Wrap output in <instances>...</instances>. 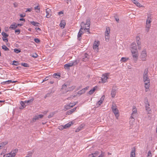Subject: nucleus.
Instances as JSON below:
<instances>
[{
    "label": "nucleus",
    "mask_w": 157,
    "mask_h": 157,
    "mask_svg": "<svg viewBox=\"0 0 157 157\" xmlns=\"http://www.w3.org/2000/svg\"><path fill=\"white\" fill-rule=\"evenodd\" d=\"M148 69L146 68L143 75V81L144 82L146 89H148L150 85V79L148 76Z\"/></svg>",
    "instance_id": "f257e3e1"
},
{
    "label": "nucleus",
    "mask_w": 157,
    "mask_h": 157,
    "mask_svg": "<svg viewBox=\"0 0 157 157\" xmlns=\"http://www.w3.org/2000/svg\"><path fill=\"white\" fill-rule=\"evenodd\" d=\"M79 62V60H75L74 61H72L70 63L65 64L64 65V68L66 69H70V67L77 64Z\"/></svg>",
    "instance_id": "f03ea898"
},
{
    "label": "nucleus",
    "mask_w": 157,
    "mask_h": 157,
    "mask_svg": "<svg viewBox=\"0 0 157 157\" xmlns=\"http://www.w3.org/2000/svg\"><path fill=\"white\" fill-rule=\"evenodd\" d=\"M84 24V22L83 21L81 23V24H80L81 28L78 34V38L79 40H81V37L82 34L83 33L82 30L84 28V27L82 26V25Z\"/></svg>",
    "instance_id": "7ed1b4c3"
},
{
    "label": "nucleus",
    "mask_w": 157,
    "mask_h": 157,
    "mask_svg": "<svg viewBox=\"0 0 157 157\" xmlns=\"http://www.w3.org/2000/svg\"><path fill=\"white\" fill-rule=\"evenodd\" d=\"M100 44L99 41H96L95 40L93 44V48L97 52L98 51V46Z\"/></svg>",
    "instance_id": "20e7f679"
},
{
    "label": "nucleus",
    "mask_w": 157,
    "mask_h": 157,
    "mask_svg": "<svg viewBox=\"0 0 157 157\" xmlns=\"http://www.w3.org/2000/svg\"><path fill=\"white\" fill-rule=\"evenodd\" d=\"M147 53L145 50H143L141 54L140 58L143 61H146L147 58Z\"/></svg>",
    "instance_id": "39448f33"
},
{
    "label": "nucleus",
    "mask_w": 157,
    "mask_h": 157,
    "mask_svg": "<svg viewBox=\"0 0 157 157\" xmlns=\"http://www.w3.org/2000/svg\"><path fill=\"white\" fill-rule=\"evenodd\" d=\"M131 52L132 54V56L133 58H134L133 59L135 62H136L137 61L138 58V52L137 51L131 50Z\"/></svg>",
    "instance_id": "423d86ee"
},
{
    "label": "nucleus",
    "mask_w": 157,
    "mask_h": 157,
    "mask_svg": "<svg viewBox=\"0 0 157 157\" xmlns=\"http://www.w3.org/2000/svg\"><path fill=\"white\" fill-rule=\"evenodd\" d=\"M109 73H106L102 75L101 79L102 83H104L106 82L108 78V76H109Z\"/></svg>",
    "instance_id": "0eeeda50"
},
{
    "label": "nucleus",
    "mask_w": 157,
    "mask_h": 157,
    "mask_svg": "<svg viewBox=\"0 0 157 157\" xmlns=\"http://www.w3.org/2000/svg\"><path fill=\"white\" fill-rule=\"evenodd\" d=\"M144 103L146 109L148 111L150 110V108L149 107L150 106V104L148 101V99L147 98H145L144 99Z\"/></svg>",
    "instance_id": "6e6552de"
},
{
    "label": "nucleus",
    "mask_w": 157,
    "mask_h": 157,
    "mask_svg": "<svg viewBox=\"0 0 157 157\" xmlns=\"http://www.w3.org/2000/svg\"><path fill=\"white\" fill-rule=\"evenodd\" d=\"M90 57L89 55L86 53L82 56V60L84 62L88 61L90 58Z\"/></svg>",
    "instance_id": "1a4fd4ad"
},
{
    "label": "nucleus",
    "mask_w": 157,
    "mask_h": 157,
    "mask_svg": "<svg viewBox=\"0 0 157 157\" xmlns=\"http://www.w3.org/2000/svg\"><path fill=\"white\" fill-rule=\"evenodd\" d=\"M132 112L131 115V117L132 120V121H134V119L133 117V114L136 113L137 112V110L136 108L135 107H133V108L132 110Z\"/></svg>",
    "instance_id": "9d476101"
},
{
    "label": "nucleus",
    "mask_w": 157,
    "mask_h": 157,
    "mask_svg": "<svg viewBox=\"0 0 157 157\" xmlns=\"http://www.w3.org/2000/svg\"><path fill=\"white\" fill-rule=\"evenodd\" d=\"M130 47L131 49V51L133 50V51H137V47L136 43L134 42L132 43Z\"/></svg>",
    "instance_id": "9b49d317"
},
{
    "label": "nucleus",
    "mask_w": 157,
    "mask_h": 157,
    "mask_svg": "<svg viewBox=\"0 0 157 157\" xmlns=\"http://www.w3.org/2000/svg\"><path fill=\"white\" fill-rule=\"evenodd\" d=\"M50 12H51V10L47 8L46 10V17L49 18L51 16V14L50 13Z\"/></svg>",
    "instance_id": "f8f14e48"
},
{
    "label": "nucleus",
    "mask_w": 157,
    "mask_h": 157,
    "mask_svg": "<svg viewBox=\"0 0 157 157\" xmlns=\"http://www.w3.org/2000/svg\"><path fill=\"white\" fill-rule=\"evenodd\" d=\"M17 81H12L11 80H8L6 81L3 82H1V84L2 85H5V84H9L10 83H15Z\"/></svg>",
    "instance_id": "ddd939ff"
},
{
    "label": "nucleus",
    "mask_w": 157,
    "mask_h": 157,
    "mask_svg": "<svg viewBox=\"0 0 157 157\" xmlns=\"http://www.w3.org/2000/svg\"><path fill=\"white\" fill-rule=\"evenodd\" d=\"M77 108V107H76L74 108L73 109H72L70 110L67 111V112L66 113V115H69L71 114L72 113H73V112L75 111Z\"/></svg>",
    "instance_id": "4468645a"
},
{
    "label": "nucleus",
    "mask_w": 157,
    "mask_h": 157,
    "mask_svg": "<svg viewBox=\"0 0 157 157\" xmlns=\"http://www.w3.org/2000/svg\"><path fill=\"white\" fill-rule=\"evenodd\" d=\"M84 25H82V26L85 27L86 26V25H87V27L89 28L90 27V19L89 18H88L86 20V24L84 22Z\"/></svg>",
    "instance_id": "2eb2a0df"
},
{
    "label": "nucleus",
    "mask_w": 157,
    "mask_h": 157,
    "mask_svg": "<svg viewBox=\"0 0 157 157\" xmlns=\"http://www.w3.org/2000/svg\"><path fill=\"white\" fill-rule=\"evenodd\" d=\"M34 100V98H32L28 100L25 101L24 102H25V103H26L27 105H29L31 104V103H32L33 101Z\"/></svg>",
    "instance_id": "dca6fc26"
},
{
    "label": "nucleus",
    "mask_w": 157,
    "mask_h": 157,
    "mask_svg": "<svg viewBox=\"0 0 157 157\" xmlns=\"http://www.w3.org/2000/svg\"><path fill=\"white\" fill-rule=\"evenodd\" d=\"M113 112L114 113L115 116L117 118L119 116V111L117 109H115V110H112Z\"/></svg>",
    "instance_id": "f3484780"
},
{
    "label": "nucleus",
    "mask_w": 157,
    "mask_h": 157,
    "mask_svg": "<svg viewBox=\"0 0 157 157\" xmlns=\"http://www.w3.org/2000/svg\"><path fill=\"white\" fill-rule=\"evenodd\" d=\"M98 152L97 151H96L94 153H92L90 154L88 157H95L97 156L98 155Z\"/></svg>",
    "instance_id": "a211bd4d"
},
{
    "label": "nucleus",
    "mask_w": 157,
    "mask_h": 157,
    "mask_svg": "<svg viewBox=\"0 0 157 157\" xmlns=\"http://www.w3.org/2000/svg\"><path fill=\"white\" fill-rule=\"evenodd\" d=\"M116 94V90L115 89H113L111 92V97L112 98H114Z\"/></svg>",
    "instance_id": "6ab92c4d"
},
{
    "label": "nucleus",
    "mask_w": 157,
    "mask_h": 157,
    "mask_svg": "<svg viewBox=\"0 0 157 157\" xmlns=\"http://www.w3.org/2000/svg\"><path fill=\"white\" fill-rule=\"evenodd\" d=\"M133 3L135 4L137 6L140 7L141 6V4L136 0H131Z\"/></svg>",
    "instance_id": "aec40b11"
},
{
    "label": "nucleus",
    "mask_w": 157,
    "mask_h": 157,
    "mask_svg": "<svg viewBox=\"0 0 157 157\" xmlns=\"http://www.w3.org/2000/svg\"><path fill=\"white\" fill-rule=\"evenodd\" d=\"M97 88V86H95L94 87L93 89L90 90L89 92V94L91 95L92 94H93V93L95 91V90H96V89Z\"/></svg>",
    "instance_id": "412c9836"
},
{
    "label": "nucleus",
    "mask_w": 157,
    "mask_h": 157,
    "mask_svg": "<svg viewBox=\"0 0 157 157\" xmlns=\"http://www.w3.org/2000/svg\"><path fill=\"white\" fill-rule=\"evenodd\" d=\"M65 25L66 23L65 21L63 20L61 21L60 24V26L61 27H62V28H64Z\"/></svg>",
    "instance_id": "4be33fe9"
},
{
    "label": "nucleus",
    "mask_w": 157,
    "mask_h": 157,
    "mask_svg": "<svg viewBox=\"0 0 157 157\" xmlns=\"http://www.w3.org/2000/svg\"><path fill=\"white\" fill-rule=\"evenodd\" d=\"M17 27V24L16 23H14V24H12L10 27V29H15Z\"/></svg>",
    "instance_id": "5701e85b"
},
{
    "label": "nucleus",
    "mask_w": 157,
    "mask_h": 157,
    "mask_svg": "<svg viewBox=\"0 0 157 157\" xmlns=\"http://www.w3.org/2000/svg\"><path fill=\"white\" fill-rule=\"evenodd\" d=\"M72 124V122H70L65 125L63 126V128H67L70 127Z\"/></svg>",
    "instance_id": "b1692460"
},
{
    "label": "nucleus",
    "mask_w": 157,
    "mask_h": 157,
    "mask_svg": "<svg viewBox=\"0 0 157 157\" xmlns=\"http://www.w3.org/2000/svg\"><path fill=\"white\" fill-rule=\"evenodd\" d=\"M3 157H14V155H13L11 153L4 155Z\"/></svg>",
    "instance_id": "393cba45"
},
{
    "label": "nucleus",
    "mask_w": 157,
    "mask_h": 157,
    "mask_svg": "<svg viewBox=\"0 0 157 157\" xmlns=\"http://www.w3.org/2000/svg\"><path fill=\"white\" fill-rule=\"evenodd\" d=\"M30 23L31 24L34 26H39V23L36 22L34 21H32L30 22Z\"/></svg>",
    "instance_id": "a878e982"
},
{
    "label": "nucleus",
    "mask_w": 157,
    "mask_h": 157,
    "mask_svg": "<svg viewBox=\"0 0 157 157\" xmlns=\"http://www.w3.org/2000/svg\"><path fill=\"white\" fill-rule=\"evenodd\" d=\"M83 128V126L81 124L80 126H79L75 130V132H78L82 130Z\"/></svg>",
    "instance_id": "bb28decb"
},
{
    "label": "nucleus",
    "mask_w": 157,
    "mask_h": 157,
    "mask_svg": "<svg viewBox=\"0 0 157 157\" xmlns=\"http://www.w3.org/2000/svg\"><path fill=\"white\" fill-rule=\"evenodd\" d=\"M17 151L18 149H15L13 150H12V151L10 152V153L11 154L13 155V154H14L15 157L16 155V153L17 152Z\"/></svg>",
    "instance_id": "cd10ccee"
},
{
    "label": "nucleus",
    "mask_w": 157,
    "mask_h": 157,
    "mask_svg": "<svg viewBox=\"0 0 157 157\" xmlns=\"http://www.w3.org/2000/svg\"><path fill=\"white\" fill-rule=\"evenodd\" d=\"M20 104L22 107V108H20V109H23L24 108H25L26 105H25V104H26V103H25V102H24V101H21V102H20Z\"/></svg>",
    "instance_id": "c85d7f7f"
},
{
    "label": "nucleus",
    "mask_w": 157,
    "mask_h": 157,
    "mask_svg": "<svg viewBox=\"0 0 157 157\" xmlns=\"http://www.w3.org/2000/svg\"><path fill=\"white\" fill-rule=\"evenodd\" d=\"M110 33V29L109 27L106 28L105 35H109Z\"/></svg>",
    "instance_id": "c756f323"
},
{
    "label": "nucleus",
    "mask_w": 157,
    "mask_h": 157,
    "mask_svg": "<svg viewBox=\"0 0 157 157\" xmlns=\"http://www.w3.org/2000/svg\"><path fill=\"white\" fill-rule=\"evenodd\" d=\"M71 107L70 105H65L64 106V110L66 111L67 110L69 109H71Z\"/></svg>",
    "instance_id": "7c9ffc66"
},
{
    "label": "nucleus",
    "mask_w": 157,
    "mask_h": 157,
    "mask_svg": "<svg viewBox=\"0 0 157 157\" xmlns=\"http://www.w3.org/2000/svg\"><path fill=\"white\" fill-rule=\"evenodd\" d=\"M151 22V21L149 20V18H148L146 20V25H147V26H150Z\"/></svg>",
    "instance_id": "2f4dec72"
},
{
    "label": "nucleus",
    "mask_w": 157,
    "mask_h": 157,
    "mask_svg": "<svg viewBox=\"0 0 157 157\" xmlns=\"http://www.w3.org/2000/svg\"><path fill=\"white\" fill-rule=\"evenodd\" d=\"M117 106L116 105V104L114 103H113L112 105V107H111V109H112V111L113 110H115V109H117Z\"/></svg>",
    "instance_id": "473e14b6"
},
{
    "label": "nucleus",
    "mask_w": 157,
    "mask_h": 157,
    "mask_svg": "<svg viewBox=\"0 0 157 157\" xmlns=\"http://www.w3.org/2000/svg\"><path fill=\"white\" fill-rule=\"evenodd\" d=\"M2 48L5 51L9 50V49L5 45H4L2 46Z\"/></svg>",
    "instance_id": "72a5a7b5"
},
{
    "label": "nucleus",
    "mask_w": 157,
    "mask_h": 157,
    "mask_svg": "<svg viewBox=\"0 0 157 157\" xmlns=\"http://www.w3.org/2000/svg\"><path fill=\"white\" fill-rule=\"evenodd\" d=\"M128 59V58L126 57H122L121 59V60L124 62H126Z\"/></svg>",
    "instance_id": "f704fd0d"
},
{
    "label": "nucleus",
    "mask_w": 157,
    "mask_h": 157,
    "mask_svg": "<svg viewBox=\"0 0 157 157\" xmlns=\"http://www.w3.org/2000/svg\"><path fill=\"white\" fill-rule=\"evenodd\" d=\"M67 85H66L65 84H64L62 85V89L63 90H65L66 91V90L67 89Z\"/></svg>",
    "instance_id": "c9c22d12"
},
{
    "label": "nucleus",
    "mask_w": 157,
    "mask_h": 157,
    "mask_svg": "<svg viewBox=\"0 0 157 157\" xmlns=\"http://www.w3.org/2000/svg\"><path fill=\"white\" fill-rule=\"evenodd\" d=\"M74 88L73 86L69 87V88H67V89L66 92L69 91H72L74 90Z\"/></svg>",
    "instance_id": "e433bc0d"
},
{
    "label": "nucleus",
    "mask_w": 157,
    "mask_h": 157,
    "mask_svg": "<svg viewBox=\"0 0 157 157\" xmlns=\"http://www.w3.org/2000/svg\"><path fill=\"white\" fill-rule=\"evenodd\" d=\"M85 92L84 90H83V89H82V90L79 91L78 92V94L79 95H81L83 93H84Z\"/></svg>",
    "instance_id": "4c0bfd02"
},
{
    "label": "nucleus",
    "mask_w": 157,
    "mask_h": 157,
    "mask_svg": "<svg viewBox=\"0 0 157 157\" xmlns=\"http://www.w3.org/2000/svg\"><path fill=\"white\" fill-rule=\"evenodd\" d=\"M135 151H132L131 153L130 157H135Z\"/></svg>",
    "instance_id": "58836bf2"
},
{
    "label": "nucleus",
    "mask_w": 157,
    "mask_h": 157,
    "mask_svg": "<svg viewBox=\"0 0 157 157\" xmlns=\"http://www.w3.org/2000/svg\"><path fill=\"white\" fill-rule=\"evenodd\" d=\"M19 63L17 61L15 60H14L13 61V63L12 64V65L15 66H18V65H19Z\"/></svg>",
    "instance_id": "ea45409f"
},
{
    "label": "nucleus",
    "mask_w": 157,
    "mask_h": 157,
    "mask_svg": "<svg viewBox=\"0 0 157 157\" xmlns=\"http://www.w3.org/2000/svg\"><path fill=\"white\" fill-rule=\"evenodd\" d=\"M137 44L138 49L140 50L141 49V42L140 41L136 42Z\"/></svg>",
    "instance_id": "a19ab883"
},
{
    "label": "nucleus",
    "mask_w": 157,
    "mask_h": 157,
    "mask_svg": "<svg viewBox=\"0 0 157 157\" xmlns=\"http://www.w3.org/2000/svg\"><path fill=\"white\" fill-rule=\"evenodd\" d=\"M102 102L99 101L96 104V106L97 107H98L100 106L101 105L102 103Z\"/></svg>",
    "instance_id": "79ce46f5"
},
{
    "label": "nucleus",
    "mask_w": 157,
    "mask_h": 157,
    "mask_svg": "<svg viewBox=\"0 0 157 157\" xmlns=\"http://www.w3.org/2000/svg\"><path fill=\"white\" fill-rule=\"evenodd\" d=\"M2 35L3 37L6 38L8 36V35L5 33L3 32L2 33Z\"/></svg>",
    "instance_id": "37998d69"
},
{
    "label": "nucleus",
    "mask_w": 157,
    "mask_h": 157,
    "mask_svg": "<svg viewBox=\"0 0 157 157\" xmlns=\"http://www.w3.org/2000/svg\"><path fill=\"white\" fill-rule=\"evenodd\" d=\"M14 52L15 53H18L21 52V51L20 49L15 48L14 49Z\"/></svg>",
    "instance_id": "c03bdc74"
},
{
    "label": "nucleus",
    "mask_w": 157,
    "mask_h": 157,
    "mask_svg": "<svg viewBox=\"0 0 157 157\" xmlns=\"http://www.w3.org/2000/svg\"><path fill=\"white\" fill-rule=\"evenodd\" d=\"M21 65L25 67H29V65L27 63H21Z\"/></svg>",
    "instance_id": "a18cd8bd"
},
{
    "label": "nucleus",
    "mask_w": 157,
    "mask_h": 157,
    "mask_svg": "<svg viewBox=\"0 0 157 157\" xmlns=\"http://www.w3.org/2000/svg\"><path fill=\"white\" fill-rule=\"evenodd\" d=\"M33 153V152H29L27 155L25 157H31Z\"/></svg>",
    "instance_id": "49530a36"
},
{
    "label": "nucleus",
    "mask_w": 157,
    "mask_h": 157,
    "mask_svg": "<svg viewBox=\"0 0 157 157\" xmlns=\"http://www.w3.org/2000/svg\"><path fill=\"white\" fill-rule=\"evenodd\" d=\"M39 119L38 117V116H36L34 117L33 119V122H35L36 120H37Z\"/></svg>",
    "instance_id": "de8ad7c7"
},
{
    "label": "nucleus",
    "mask_w": 157,
    "mask_h": 157,
    "mask_svg": "<svg viewBox=\"0 0 157 157\" xmlns=\"http://www.w3.org/2000/svg\"><path fill=\"white\" fill-rule=\"evenodd\" d=\"M109 35H105V40L106 41H109Z\"/></svg>",
    "instance_id": "09e8293b"
},
{
    "label": "nucleus",
    "mask_w": 157,
    "mask_h": 157,
    "mask_svg": "<svg viewBox=\"0 0 157 157\" xmlns=\"http://www.w3.org/2000/svg\"><path fill=\"white\" fill-rule=\"evenodd\" d=\"M89 28H90V27H89V28H88V27H87L86 26V27H84V28L83 29L84 30H87V32L88 33H90V32Z\"/></svg>",
    "instance_id": "8fccbe9b"
},
{
    "label": "nucleus",
    "mask_w": 157,
    "mask_h": 157,
    "mask_svg": "<svg viewBox=\"0 0 157 157\" xmlns=\"http://www.w3.org/2000/svg\"><path fill=\"white\" fill-rule=\"evenodd\" d=\"M8 144L7 142H3L0 144H2L1 145L2 146V147H3L4 146Z\"/></svg>",
    "instance_id": "3c124183"
},
{
    "label": "nucleus",
    "mask_w": 157,
    "mask_h": 157,
    "mask_svg": "<svg viewBox=\"0 0 157 157\" xmlns=\"http://www.w3.org/2000/svg\"><path fill=\"white\" fill-rule=\"evenodd\" d=\"M34 41L35 42H36L37 43H39L40 41V40H39V39L37 38L34 39Z\"/></svg>",
    "instance_id": "603ef678"
},
{
    "label": "nucleus",
    "mask_w": 157,
    "mask_h": 157,
    "mask_svg": "<svg viewBox=\"0 0 157 157\" xmlns=\"http://www.w3.org/2000/svg\"><path fill=\"white\" fill-rule=\"evenodd\" d=\"M76 104V103H75V102H73L72 103H70L69 104V105H70V106H71V107H73L74 106H75V105Z\"/></svg>",
    "instance_id": "864d4df0"
},
{
    "label": "nucleus",
    "mask_w": 157,
    "mask_h": 157,
    "mask_svg": "<svg viewBox=\"0 0 157 157\" xmlns=\"http://www.w3.org/2000/svg\"><path fill=\"white\" fill-rule=\"evenodd\" d=\"M34 9L35 10L37 9V10H39L38 11H36V12H37V13H39L40 12V8H39V6H37L35 7Z\"/></svg>",
    "instance_id": "5fc2aeb1"
},
{
    "label": "nucleus",
    "mask_w": 157,
    "mask_h": 157,
    "mask_svg": "<svg viewBox=\"0 0 157 157\" xmlns=\"http://www.w3.org/2000/svg\"><path fill=\"white\" fill-rule=\"evenodd\" d=\"M152 156L151 153V151H149L148 152L147 156V157H151Z\"/></svg>",
    "instance_id": "6e6d98bb"
},
{
    "label": "nucleus",
    "mask_w": 157,
    "mask_h": 157,
    "mask_svg": "<svg viewBox=\"0 0 157 157\" xmlns=\"http://www.w3.org/2000/svg\"><path fill=\"white\" fill-rule=\"evenodd\" d=\"M54 75L55 76V77L56 78H58L60 77V75L57 74L56 73H55L54 74Z\"/></svg>",
    "instance_id": "4d7b16f0"
},
{
    "label": "nucleus",
    "mask_w": 157,
    "mask_h": 157,
    "mask_svg": "<svg viewBox=\"0 0 157 157\" xmlns=\"http://www.w3.org/2000/svg\"><path fill=\"white\" fill-rule=\"evenodd\" d=\"M150 27V26H147V25H146V31L147 32H148L149 31Z\"/></svg>",
    "instance_id": "13d9d810"
},
{
    "label": "nucleus",
    "mask_w": 157,
    "mask_h": 157,
    "mask_svg": "<svg viewBox=\"0 0 157 157\" xmlns=\"http://www.w3.org/2000/svg\"><path fill=\"white\" fill-rule=\"evenodd\" d=\"M104 98H105V96L104 95L102 96V97L100 98V99L99 101L103 102L104 100Z\"/></svg>",
    "instance_id": "bf43d9fd"
},
{
    "label": "nucleus",
    "mask_w": 157,
    "mask_h": 157,
    "mask_svg": "<svg viewBox=\"0 0 157 157\" xmlns=\"http://www.w3.org/2000/svg\"><path fill=\"white\" fill-rule=\"evenodd\" d=\"M53 116V114L52 113H51L48 116V118H50L52 117Z\"/></svg>",
    "instance_id": "052dcab7"
},
{
    "label": "nucleus",
    "mask_w": 157,
    "mask_h": 157,
    "mask_svg": "<svg viewBox=\"0 0 157 157\" xmlns=\"http://www.w3.org/2000/svg\"><path fill=\"white\" fill-rule=\"evenodd\" d=\"M32 56L34 58H37L38 56V55L36 53L32 55Z\"/></svg>",
    "instance_id": "680f3d73"
},
{
    "label": "nucleus",
    "mask_w": 157,
    "mask_h": 157,
    "mask_svg": "<svg viewBox=\"0 0 157 157\" xmlns=\"http://www.w3.org/2000/svg\"><path fill=\"white\" fill-rule=\"evenodd\" d=\"M13 6H14V7L15 8L16 7H18V4L16 2H15L13 4Z\"/></svg>",
    "instance_id": "e2e57ef3"
},
{
    "label": "nucleus",
    "mask_w": 157,
    "mask_h": 157,
    "mask_svg": "<svg viewBox=\"0 0 157 157\" xmlns=\"http://www.w3.org/2000/svg\"><path fill=\"white\" fill-rule=\"evenodd\" d=\"M20 30L19 29H16L15 30V33H17V34H18L20 33Z\"/></svg>",
    "instance_id": "0e129e2a"
},
{
    "label": "nucleus",
    "mask_w": 157,
    "mask_h": 157,
    "mask_svg": "<svg viewBox=\"0 0 157 157\" xmlns=\"http://www.w3.org/2000/svg\"><path fill=\"white\" fill-rule=\"evenodd\" d=\"M136 42L140 41L139 40H140V38L138 36H136Z\"/></svg>",
    "instance_id": "69168bd1"
},
{
    "label": "nucleus",
    "mask_w": 157,
    "mask_h": 157,
    "mask_svg": "<svg viewBox=\"0 0 157 157\" xmlns=\"http://www.w3.org/2000/svg\"><path fill=\"white\" fill-rule=\"evenodd\" d=\"M48 78H49V77H46L45 78H44L42 82H44L45 81L48 80Z\"/></svg>",
    "instance_id": "338daca9"
},
{
    "label": "nucleus",
    "mask_w": 157,
    "mask_h": 157,
    "mask_svg": "<svg viewBox=\"0 0 157 157\" xmlns=\"http://www.w3.org/2000/svg\"><path fill=\"white\" fill-rule=\"evenodd\" d=\"M38 117L39 119V118H42L43 117V115H42V114H40V115H38Z\"/></svg>",
    "instance_id": "774afa93"
}]
</instances>
